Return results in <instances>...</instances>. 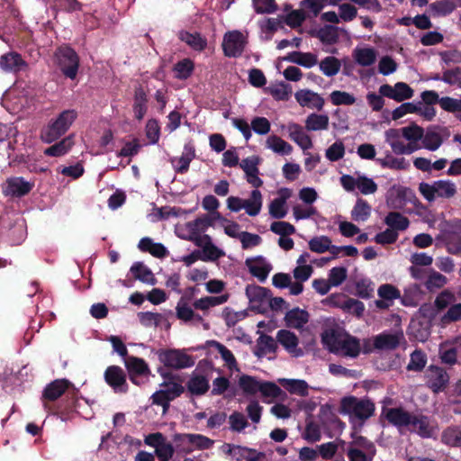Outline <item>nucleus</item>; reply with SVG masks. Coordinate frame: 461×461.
Here are the masks:
<instances>
[{"label":"nucleus","mask_w":461,"mask_h":461,"mask_svg":"<svg viewBox=\"0 0 461 461\" xmlns=\"http://www.w3.org/2000/svg\"><path fill=\"white\" fill-rule=\"evenodd\" d=\"M384 412L388 422L397 428H407L423 438L433 436V426L426 415L411 413L402 407L389 408Z\"/></svg>","instance_id":"obj_1"},{"label":"nucleus","mask_w":461,"mask_h":461,"mask_svg":"<svg viewBox=\"0 0 461 461\" xmlns=\"http://www.w3.org/2000/svg\"><path fill=\"white\" fill-rule=\"evenodd\" d=\"M73 384L68 379H56L46 385L42 392L41 401L46 411L52 414L64 415L72 411L76 407L75 393L71 396L66 395V404L64 407L57 406L55 409L50 405V402L57 401L70 388Z\"/></svg>","instance_id":"obj_2"},{"label":"nucleus","mask_w":461,"mask_h":461,"mask_svg":"<svg viewBox=\"0 0 461 461\" xmlns=\"http://www.w3.org/2000/svg\"><path fill=\"white\" fill-rule=\"evenodd\" d=\"M77 117L75 110H64L55 119H51L41 131V139L51 143L63 136Z\"/></svg>","instance_id":"obj_3"},{"label":"nucleus","mask_w":461,"mask_h":461,"mask_svg":"<svg viewBox=\"0 0 461 461\" xmlns=\"http://www.w3.org/2000/svg\"><path fill=\"white\" fill-rule=\"evenodd\" d=\"M375 403L368 398L356 396L343 397L339 404V412L347 414L352 420L365 421L375 413Z\"/></svg>","instance_id":"obj_4"},{"label":"nucleus","mask_w":461,"mask_h":461,"mask_svg":"<svg viewBox=\"0 0 461 461\" xmlns=\"http://www.w3.org/2000/svg\"><path fill=\"white\" fill-rule=\"evenodd\" d=\"M160 375L165 379L161 384V386L165 389L155 392L151 395V400L153 404L163 408V414H165L170 407V402L179 397L185 392V387L181 384L173 381L175 377L172 374L160 372Z\"/></svg>","instance_id":"obj_5"},{"label":"nucleus","mask_w":461,"mask_h":461,"mask_svg":"<svg viewBox=\"0 0 461 461\" xmlns=\"http://www.w3.org/2000/svg\"><path fill=\"white\" fill-rule=\"evenodd\" d=\"M54 57L59 68L66 78L74 80L77 77L80 59L69 45L63 44L57 48Z\"/></svg>","instance_id":"obj_6"},{"label":"nucleus","mask_w":461,"mask_h":461,"mask_svg":"<svg viewBox=\"0 0 461 461\" xmlns=\"http://www.w3.org/2000/svg\"><path fill=\"white\" fill-rule=\"evenodd\" d=\"M158 360L167 367L173 369H184L194 365V360L190 355L175 348L159 349L157 352Z\"/></svg>","instance_id":"obj_7"},{"label":"nucleus","mask_w":461,"mask_h":461,"mask_svg":"<svg viewBox=\"0 0 461 461\" xmlns=\"http://www.w3.org/2000/svg\"><path fill=\"white\" fill-rule=\"evenodd\" d=\"M426 385L434 393L444 392L449 384L447 372L440 366L430 365L425 372Z\"/></svg>","instance_id":"obj_8"},{"label":"nucleus","mask_w":461,"mask_h":461,"mask_svg":"<svg viewBox=\"0 0 461 461\" xmlns=\"http://www.w3.org/2000/svg\"><path fill=\"white\" fill-rule=\"evenodd\" d=\"M247 44L246 38L240 31L228 32L222 40V50L228 58H238L242 55Z\"/></svg>","instance_id":"obj_9"},{"label":"nucleus","mask_w":461,"mask_h":461,"mask_svg":"<svg viewBox=\"0 0 461 461\" xmlns=\"http://www.w3.org/2000/svg\"><path fill=\"white\" fill-rule=\"evenodd\" d=\"M327 300L333 306L339 307L345 312L358 318L362 317L365 312V304L361 301L348 297L343 294H333Z\"/></svg>","instance_id":"obj_10"},{"label":"nucleus","mask_w":461,"mask_h":461,"mask_svg":"<svg viewBox=\"0 0 461 461\" xmlns=\"http://www.w3.org/2000/svg\"><path fill=\"white\" fill-rule=\"evenodd\" d=\"M105 383L117 393H126L129 386L124 370L119 366H109L104 374Z\"/></svg>","instance_id":"obj_11"},{"label":"nucleus","mask_w":461,"mask_h":461,"mask_svg":"<svg viewBox=\"0 0 461 461\" xmlns=\"http://www.w3.org/2000/svg\"><path fill=\"white\" fill-rule=\"evenodd\" d=\"M246 294L249 297L252 310H256L259 313H265L267 312V304L272 295L270 289L258 285L247 286Z\"/></svg>","instance_id":"obj_12"},{"label":"nucleus","mask_w":461,"mask_h":461,"mask_svg":"<svg viewBox=\"0 0 461 461\" xmlns=\"http://www.w3.org/2000/svg\"><path fill=\"white\" fill-rule=\"evenodd\" d=\"M379 94L396 102H402L411 99L413 96L414 91L408 84L398 82L394 86L388 84L382 85L379 87Z\"/></svg>","instance_id":"obj_13"},{"label":"nucleus","mask_w":461,"mask_h":461,"mask_svg":"<svg viewBox=\"0 0 461 461\" xmlns=\"http://www.w3.org/2000/svg\"><path fill=\"white\" fill-rule=\"evenodd\" d=\"M0 68L6 73L17 74L28 68V63L16 51H10L0 56Z\"/></svg>","instance_id":"obj_14"},{"label":"nucleus","mask_w":461,"mask_h":461,"mask_svg":"<svg viewBox=\"0 0 461 461\" xmlns=\"http://www.w3.org/2000/svg\"><path fill=\"white\" fill-rule=\"evenodd\" d=\"M34 185V181H27L22 176H12L6 180L5 192L14 197H23L28 194Z\"/></svg>","instance_id":"obj_15"},{"label":"nucleus","mask_w":461,"mask_h":461,"mask_svg":"<svg viewBox=\"0 0 461 461\" xmlns=\"http://www.w3.org/2000/svg\"><path fill=\"white\" fill-rule=\"evenodd\" d=\"M402 338L403 334L402 332L384 331L374 337L373 345L378 350H393L399 347Z\"/></svg>","instance_id":"obj_16"},{"label":"nucleus","mask_w":461,"mask_h":461,"mask_svg":"<svg viewBox=\"0 0 461 461\" xmlns=\"http://www.w3.org/2000/svg\"><path fill=\"white\" fill-rule=\"evenodd\" d=\"M174 442L180 446L188 443L196 447L198 449H210L212 447L214 441L201 434H179L176 433L173 438Z\"/></svg>","instance_id":"obj_17"},{"label":"nucleus","mask_w":461,"mask_h":461,"mask_svg":"<svg viewBox=\"0 0 461 461\" xmlns=\"http://www.w3.org/2000/svg\"><path fill=\"white\" fill-rule=\"evenodd\" d=\"M276 340L294 357H298L303 355V350L298 348V337L294 332L288 330H280L276 333Z\"/></svg>","instance_id":"obj_18"},{"label":"nucleus","mask_w":461,"mask_h":461,"mask_svg":"<svg viewBox=\"0 0 461 461\" xmlns=\"http://www.w3.org/2000/svg\"><path fill=\"white\" fill-rule=\"evenodd\" d=\"M297 103L304 107L315 108L318 111L322 110L325 101L321 95L309 89H302L294 95Z\"/></svg>","instance_id":"obj_19"},{"label":"nucleus","mask_w":461,"mask_h":461,"mask_svg":"<svg viewBox=\"0 0 461 461\" xmlns=\"http://www.w3.org/2000/svg\"><path fill=\"white\" fill-rule=\"evenodd\" d=\"M246 266L249 267L250 274L258 278L261 282H264L267 279L269 272L271 271V266L265 263L262 257L248 258L246 260Z\"/></svg>","instance_id":"obj_20"},{"label":"nucleus","mask_w":461,"mask_h":461,"mask_svg":"<svg viewBox=\"0 0 461 461\" xmlns=\"http://www.w3.org/2000/svg\"><path fill=\"white\" fill-rule=\"evenodd\" d=\"M285 321L287 327L300 329L309 321V313L296 307L286 312Z\"/></svg>","instance_id":"obj_21"},{"label":"nucleus","mask_w":461,"mask_h":461,"mask_svg":"<svg viewBox=\"0 0 461 461\" xmlns=\"http://www.w3.org/2000/svg\"><path fill=\"white\" fill-rule=\"evenodd\" d=\"M289 137L303 150L312 147L311 137L304 132L300 124L293 123L289 126Z\"/></svg>","instance_id":"obj_22"},{"label":"nucleus","mask_w":461,"mask_h":461,"mask_svg":"<svg viewBox=\"0 0 461 461\" xmlns=\"http://www.w3.org/2000/svg\"><path fill=\"white\" fill-rule=\"evenodd\" d=\"M125 366L129 373V375H149L150 373L149 367L146 361L137 357H128L125 361Z\"/></svg>","instance_id":"obj_23"},{"label":"nucleus","mask_w":461,"mask_h":461,"mask_svg":"<svg viewBox=\"0 0 461 461\" xmlns=\"http://www.w3.org/2000/svg\"><path fill=\"white\" fill-rule=\"evenodd\" d=\"M384 222L392 230L398 232L409 228L410 220L399 212H389Z\"/></svg>","instance_id":"obj_24"},{"label":"nucleus","mask_w":461,"mask_h":461,"mask_svg":"<svg viewBox=\"0 0 461 461\" xmlns=\"http://www.w3.org/2000/svg\"><path fill=\"white\" fill-rule=\"evenodd\" d=\"M285 60L310 68L318 62L317 56L311 52L292 51L285 58Z\"/></svg>","instance_id":"obj_25"},{"label":"nucleus","mask_w":461,"mask_h":461,"mask_svg":"<svg viewBox=\"0 0 461 461\" xmlns=\"http://www.w3.org/2000/svg\"><path fill=\"white\" fill-rule=\"evenodd\" d=\"M360 351V341L356 337L347 335L341 339L339 347V353H341L343 356L357 357Z\"/></svg>","instance_id":"obj_26"},{"label":"nucleus","mask_w":461,"mask_h":461,"mask_svg":"<svg viewBox=\"0 0 461 461\" xmlns=\"http://www.w3.org/2000/svg\"><path fill=\"white\" fill-rule=\"evenodd\" d=\"M147 103L148 98L146 92L141 86L137 87L134 92V103L132 110L134 113V117L138 121H141L145 116L148 110Z\"/></svg>","instance_id":"obj_27"},{"label":"nucleus","mask_w":461,"mask_h":461,"mask_svg":"<svg viewBox=\"0 0 461 461\" xmlns=\"http://www.w3.org/2000/svg\"><path fill=\"white\" fill-rule=\"evenodd\" d=\"M186 388L192 395H203L210 388L209 381L202 375H193L186 383Z\"/></svg>","instance_id":"obj_28"},{"label":"nucleus","mask_w":461,"mask_h":461,"mask_svg":"<svg viewBox=\"0 0 461 461\" xmlns=\"http://www.w3.org/2000/svg\"><path fill=\"white\" fill-rule=\"evenodd\" d=\"M276 349L277 344L275 339L269 335L261 334L257 340L254 354L258 357H262L267 353H276Z\"/></svg>","instance_id":"obj_29"},{"label":"nucleus","mask_w":461,"mask_h":461,"mask_svg":"<svg viewBox=\"0 0 461 461\" xmlns=\"http://www.w3.org/2000/svg\"><path fill=\"white\" fill-rule=\"evenodd\" d=\"M131 272L136 279L141 281L142 283L149 284L152 285H156L157 283V279L155 278L152 271L142 262H135L131 267Z\"/></svg>","instance_id":"obj_30"},{"label":"nucleus","mask_w":461,"mask_h":461,"mask_svg":"<svg viewBox=\"0 0 461 461\" xmlns=\"http://www.w3.org/2000/svg\"><path fill=\"white\" fill-rule=\"evenodd\" d=\"M74 135H69L59 142L47 148L44 154L50 157H60L65 155L74 145Z\"/></svg>","instance_id":"obj_31"},{"label":"nucleus","mask_w":461,"mask_h":461,"mask_svg":"<svg viewBox=\"0 0 461 461\" xmlns=\"http://www.w3.org/2000/svg\"><path fill=\"white\" fill-rule=\"evenodd\" d=\"M229 299L228 294H221L219 296H205L202 297L198 300H195L193 303V306L196 310H201L203 312H206L212 307L222 304L226 303Z\"/></svg>","instance_id":"obj_32"},{"label":"nucleus","mask_w":461,"mask_h":461,"mask_svg":"<svg viewBox=\"0 0 461 461\" xmlns=\"http://www.w3.org/2000/svg\"><path fill=\"white\" fill-rule=\"evenodd\" d=\"M329 128L327 114L311 113L305 120V129L309 131H323Z\"/></svg>","instance_id":"obj_33"},{"label":"nucleus","mask_w":461,"mask_h":461,"mask_svg":"<svg viewBox=\"0 0 461 461\" xmlns=\"http://www.w3.org/2000/svg\"><path fill=\"white\" fill-rule=\"evenodd\" d=\"M262 194L258 189H255L250 194V198L244 200L243 209L249 216H257L262 208Z\"/></svg>","instance_id":"obj_34"},{"label":"nucleus","mask_w":461,"mask_h":461,"mask_svg":"<svg viewBox=\"0 0 461 461\" xmlns=\"http://www.w3.org/2000/svg\"><path fill=\"white\" fill-rule=\"evenodd\" d=\"M348 449H357L360 452L366 453V456H375L376 448L375 444L363 436H357L349 442Z\"/></svg>","instance_id":"obj_35"},{"label":"nucleus","mask_w":461,"mask_h":461,"mask_svg":"<svg viewBox=\"0 0 461 461\" xmlns=\"http://www.w3.org/2000/svg\"><path fill=\"white\" fill-rule=\"evenodd\" d=\"M371 205L364 199L358 198L351 211L355 221H366L371 215Z\"/></svg>","instance_id":"obj_36"},{"label":"nucleus","mask_w":461,"mask_h":461,"mask_svg":"<svg viewBox=\"0 0 461 461\" xmlns=\"http://www.w3.org/2000/svg\"><path fill=\"white\" fill-rule=\"evenodd\" d=\"M376 161L383 168L406 170L410 167L404 158H394L390 153H387L384 158H376Z\"/></svg>","instance_id":"obj_37"},{"label":"nucleus","mask_w":461,"mask_h":461,"mask_svg":"<svg viewBox=\"0 0 461 461\" xmlns=\"http://www.w3.org/2000/svg\"><path fill=\"white\" fill-rule=\"evenodd\" d=\"M179 39L194 50H203L207 45L206 40L198 32L190 33L188 32L182 31L179 32Z\"/></svg>","instance_id":"obj_38"},{"label":"nucleus","mask_w":461,"mask_h":461,"mask_svg":"<svg viewBox=\"0 0 461 461\" xmlns=\"http://www.w3.org/2000/svg\"><path fill=\"white\" fill-rule=\"evenodd\" d=\"M267 146L274 152L281 155H289L293 151L292 145L276 135H272L267 138Z\"/></svg>","instance_id":"obj_39"},{"label":"nucleus","mask_w":461,"mask_h":461,"mask_svg":"<svg viewBox=\"0 0 461 461\" xmlns=\"http://www.w3.org/2000/svg\"><path fill=\"white\" fill-rule=\"evenodd\" d=\"M194 69V64L190 59H184L174 65L175 77L185 80L191 77Z\"/></svg>","instance_id":"obj_40"},{"label":"nucleus","mask_w":461,"mask_h":461,"mask_svg":"<svg viewBox=\"0 0 461 461\" xmlns=\"http://www.w3.org/2000/svg\"><path fill=\"white\" fill-rule=\"evenodd\" d=\"M428 357L421 349H415L410 356V361L407 365L408 371L421 372L426 366Z\"/></svg>","instance_id":"obj_41"},{"label":"nucleus","mask_w":461,"mask_h":461,"mask_svg":"<svg viewBox=\"0 0 461 461\" xmlns=\"http://www.w3.org/2000/svg\"><path fill=\"white\" fill-rule=\"evenodd\" d=\"M441 441L450 447H461V429L457 426L447 427L442 432Z\"/></svg>","instance_id":"obj_42"},{"label":"nucleus","mask_w":461,"mask_h":461,"mask_svg":"<svg viewBox=\"0 0 461 461\" xmlns=\"http://www.w3.org/2000/svg\"><path fill=\"white\" fill-rule=\"evenodd\" d=\"M423 147L430 151H435L442 145V140L437 132L435 127L428 128L427 131L423 133L421 139Z\"/></svg>","instance_id":"obj_43"},{"label":"nucleus","mask_w":461,"mask_h":461,"mask_svg":"<svg viewBox=\"0 0 461 461\" xmlns=\"http://www.w3.org/2000/svg\"><path fill=\"white\" fill-rule=\"evenodd\" d=\"M205 244L202 253L203 261H214L223 256V252L212 243L211 237L207 234L203 235Z\"/></svg>","instance_id":"obj_44"},{"label":"nucleus","mask_w":461,"mask_h":461,"mask_svg":"<svg viewBox=\"0 0 461 461\" xmlns=\"http://www.w3.org/2000/svg\"><path fill=\"white\" fill-rule=\"evenodd\" d=\"M211 226H212V219L206 214L186 223V227L192 235H198Z\"/></svg>","instance_id":"obj_45"},{"label":"nucleus","mask_w":461,"mask_h":461,"mask_svg":"<svg viewBox=\"0 0 461 461\" xmlns=\"http://www.w3.org/2000/svg\"><path fill=\"white\" fill-rule=\"evenodd\" d=\"M176 318L185 322L193 321L194 316V312L193 308L189 305V302L186 301V295H183L176 307Z\"/></svg>","instance_id":"obj_46"},{"label":"nucleus","mask_w":461,"mask_h":461,"mask_svg":"<svg viewBox=\"0 0 461 461\" xmlns=\"http://www.w3.org/2000/svg\"><path fill=\"white\" fill-rule=\"evenodd\" d=\"M340 334L335 330H327L321 334V340L332 353H339V347L341 341Z\"/></svg>","instance_id":"obj_47"},{"label":"nucleus","mask_w":461,"mask_h":461,"mask_svg":"<svg viewBox=\"0 0 461 461\" xmlns=\"http://www.w3.org/2000/svg\"><path fill=\"white\" fill-rule=\"evenodd\" d=\"M317 37L324 44H335L339 41L338 28L334 25H324L318 31Z\"/></svg>","instance_id":"obj_48"},{"label":"nucleus","mask_w":461,"mask_h":461,"mask_svg":"<svg viewBox=\"0 0 461 461\" xmlns=\"http://www.w3.org/2000/svg\"><path fill=\"white\" fill-rule=\"evenodd\" d=\"M436 196L442 198H451L456 193L454 183L449 180H438L434 182Z\"/></svg>","instance_id":"obj_49"},{"label":"nucleus","mask_w":461,"mask_h":461,"mask_svg":"<svg viewBox=\"0 0 461 461\" xmlns=\"http://www.w3.org/2000/svg\"><path fill=\"white\" fill-rule=\"evenodd\" d=\"M340 61L335 57H326L320 63V69L327 77L337 75L340 69Z\"/></svg>","instance_id":"obj_50"},{"label":"nucleus","mask_w":461,"mask_h":461,"mask_svg":"<svg viewBox=\"0 0 461 461\" xmlns=\"http://www.w3.org/2000/svg\"><path fill=\"white\" fill-rule=\"evenodd\" d=\"M355 59L360 66L368 67L375 63L376 54L372 48L358 49L355 50Z\"/></svg>","instance_id":"obj_51"},{"label":"nucleus","mask_w":461,"mask_h":461,"mask_svg":"<svg viewBox=\"0 0 461 461\" xmlns=\"http://www.w3.org/2000/svg\"><path fill=\"white\" fill-rule=\"evenodd\" d=\"M208 343L218 350L221 358L224 360V362L226 363L227 366L230 369L237 367L236 358L229 348H227L223 344L216 340H210L208 341Z\"/></svg>","instance_id":"obj_52"},{"label":"nucleus","mask_w":461,"mask_h":461,"mask_svg":"<svg viewBox=\"0 0 461 461\" xmlns=\"http://www.w3.org/2000/svg\"><path fill=\"white\" fill-rule=\"evenodd\" d=\"M259 384L254 376L242 375L239 379V385L246 394H255L258 392Z\"/></svg>","instance_id":"obj_53"},{"label":"nucleus","mask_w":461,"mask_h":461,"mask_svg":"<svg viewBox=\"0 0 461 461\" xmlns=\"http://www.w3.org/2000/svg\"><path fill=\"white\" fill-rule=\"evenodd\" d=\"M455 301V294L447 289H445L437 295L434 301V306L438 312H441L451 305Z\"/></svg>","instance_id":"obj_54"},{"label":"nucleus","mask_w":461,"mask_h":461,"mask_svg":"<svg viewBox=\"0 0 461 461\" xmlns=\"http://www.w3.org/2000/svg\"><path fill=\"white\" fill-rule=\"evenodd\" d=\"M424 129L415 122L402 128V136L408 141H419L422 139Z\"/></svg>","instance_id":"obj_55"},{"label":"nucleus","mask_w":461,"mask_h":461,"mask_svg":"<svg viewBox=\"0 0 461 461\" xmlns=\"http://www.w3.org/2000/svg\"><path fill=\"white\" fill-rule=\"evenodd\" d=\"M429 7L435 14L446 16L455 11L456 5L450 0H440L432 3Z\"/></svg>","instance_id":"obj_56"},{"label":"nucleus","mask_w":461,"mask_h":461,"mask_svg":"<svg viewBox=\"0 0 461 461\" xmlns=\"http://www.w3.org/2000/svg\"><path fill=\"white\" fill-rule=\"evenodd\" d=\"M330 243L328 236L314 237L309 241V249L315 253H324L330 249Z\"/></svg>","instance_id":"obj_57"},{"label":"nucleus","mask_w":461,"mask_h":461,"mask_svg":"<svg viewBox=\"0 0 461 461\" xmlns=\"http://www.w3.org/2000/svg\"><path fill=\"white\" fill-rule=\"evenodd\" d=\"M330 97L334 105H352L356 102V98L353 95L339 90L333 91Z\"/></svg>","instance_id":"obj_58"},{"label":"nucleus","mask_w":461,"mask_h":461,"mask_svg":"<svg viewBox=\"0 0 461 461\" xmlns=\"http://www.w3.org/2000/svg\"><path fill=\"white\" fill-rule=\"evenodd\" d=\"M447 282V278L437 271H431L425 282L428 290L442 288Z\"/></svg>","instance_id":"obj_59"},{"label":"nucleus","mask_w":461,"mask_h":461,"mask_svg":"<svg viewBox=\"0 0 461 461\" xmlns=\"http://www.w3.org/2000/svg\"><path fill=\"white\" fill-rule=\"evenodd\" d=\"M325 0H302L300 6L302 10L310 13L313 17H317L325 7Z\"/></svg>","instance_id":"obj_60"},{"label":"nucleus","mask_w":461,"mask_h":461,"mask_svg":"<svg viewBox=\"0 0 461 461\" xmlns=\"http://www.w3.org/2000/svg\"><path fill=\"white\" fill-rule=\"evenodd\" d=\"M442 81L449 86H456L461 88V68L455 67L442 73Z\"/></svg>","instance_id":"obj_61"},{"label":"nucleus","mask_w":461,"mask_h":461,"mask_svg":"<svg viewBox=\"0 0 461 461\" xmlns=\"http://www.w3.org/2000/svg\"><path fill=\"white\" fill-rule=\"evenodd\" d=\"M398 237L399 233L388 227L385 230L377 233L374 241L383 246L391 245L396 242Z\"/></svg>","instance_id":"obj_62"},{"label":"nucleus","mask_w":461,"mask_h":461,"mask_svg":"<svg viewBox=\"0 0 461 461\" xmlns=\"http://www.w3.org/2000/svg\"><path fill=\"white\" fill-rule=\"evenodd\" d=\"M270 230L280 237L289 236L294 234L296 230L294 226L287 221H277L270 225Z\"/></svg>","instance_id":"obj_63"},{"label":"nucleus","mask_w":461,"mask_h":461,"mask_svg":"<svg viewBox=\"0 0 461 461\" xmlns=\"http://www.w3.org/2000/svg\"><path fill=\"white\" fill-rule=\"evenodd\" d=\"M307 16L308 15L302 9L293 10L284 17V21L291 28H296L302 25Z\"/></svg>","instance_id":"obj_64"}]
</instances>
